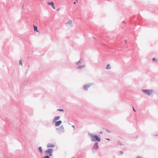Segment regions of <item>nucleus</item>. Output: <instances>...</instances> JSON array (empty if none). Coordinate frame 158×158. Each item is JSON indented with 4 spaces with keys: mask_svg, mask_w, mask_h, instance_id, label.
Here are the masks:
<instances>
[{
    "mask_svg": "<svg viewBox=\"0 0 158 158\" xmlns=\"http://www.w3.org/2000/svg\"><path fill=\"white\" fill-rule=\"evenodd\" d=\"M85 66V65H79L77 67V68L78 69H81L82 68H84Z\"/></svg>",
    "mask_w": 158,
    "mask_h": 158,
    "instance_id": "14",
    "label": "nucleus"
},
{
    "mask_svg": "<svg viewBox=\"0 0 158 158\" xmlns=\"http://www.w3.org/2000/svg\"><path fill=\"white\" fill-rule=\"evenodd\" d=\"M56 10H57V11H59L60 10V9L59 8L58 9H57Z\"/></svg>",
    "mask_w": 158,
    "mask_h": 158,
    "instance_id": "33",
    "label": "nucleus"
},
{
    "mask_svg": "<svg viewBox=\"0 0 158 158\" xmlns=\"http://www.w3.org/2000/svg\"><path fill=\"white\" fill-rule=\"evenodd\" d=\"M93 84L91 83H89L87 84H85L83 86V89L84 90L87 91L88 89V88L91 86Z\"/></svg>",
    "mask_w": 158,
    "mask_h": 158,
    "instance_id": "4",
    "label": "nucleus"
},
{
    "mask_svg": "<svg viewBox=\"0 0 158 158\" xmlns=\"http://www.w3.org/2000/svg\"><path fill=\"white\" fill-rule=\"evenodd\" d=\"M102 133H103V132H102V131H100L99 132V134H102Z\"/></svg>",
    "mask_w": 158,
    "mask_h": 158,
    "instance_id": "28",
    "label": "nucleus"
},
{
    "mask_svg": "<svg viewBox=\"0 0 158 158\" xmlns=\"http://www.w3.org/2000/svg\"><path fill=\"white\" fill-rule=\"evenodd\" d=\"M72 127L73 128H74V127H75V126L74 125H72Z\"/></svg>",
    "mask_w": 158,
    "mask_h": 158,
    "instance_id": "30",
    "label": "nucleus"
},
{
    "mask_svg": "<svg viewBox=\"0 0 158 158\" xmlns=\"http://www.w3.org/2000/svg\"><path fill=\"white\" fill-rule=\"evenodd\" d=\"M111 68V67L110 65L109 64H108L106 67V69H110Z\"/></svg>",
    "mask_w": 158,
    "mask_h": 158,
    "instance_id": "16",
    "label": "nucleus"
},
{
    "mask_svg": "<svg viewBox=\"0 0 158 158\" xmlns=\"http://www.w3.org/2000/svg\"><path fill=\"white\" fill-rule=\"evenodd\" d=\"M98 148L99 146L98 145V143L97 142H95L92 147V150H94V149L97 150L98 149Z\"/></svg>",
    "mask_w": 158,
    "mask_h": 158,
    "instance_id": "6",
    "label": "nucleus"
},
{
    "mask_svg": "<svg viewBox=\"0 0 158 158\" xmlns=\"http://www.w3.org/2000/svg\"><path fill=\"white\" fill-rule=\"evenodd\" d=\"M88 135L90 137V140L92 142L97 141L100 142L101 139L96 135H94L91 133H88Z\"/></svg>",
    "mask_w": 158,
    "mask_h": 158,
    "instance_id": "1",
    "label": "nucleus"
},
{
    "mask_svg": "<svg viewBox=\"0 0 158 158\" xmlns=\"http://www.w3.org/2000/svg\"><path fill=\"white\" fill-rule=\"evenodd\" d=\"M125 23V22H124V21H123L122 22V23Z\"/></svg>",
    "mask_w": 158,
    "mask_h": 158,
    "instance_id": "32",
    "label": "nucleus"
},
{
    "mask_svg": "<svg viewBox=\"0 0 158 158\" xmlns=\"http://www.w3.org/2000/svg\"><path fill=\"white\" fill-rule=\"evenodd\" d=\"M65 25L67 27H73V26L72 20H69L68 22L65 23Z\"/></svg>",
    "mask_w": 158,
    "mask_h": 158,
    "instance_id": "5",
    "label": "nucleus"
},
{
    "mask_svg": "<svg viewBox=\"0 0 158 158\" xmlns=\"http://www.w3.org/2000/svg\"><path fill=\"white\" fill-rule=\"evenodd\" d=\"M53 149L52 148H48L45 151V153L47 155H49L51 152H52Z\"/></svg>",
    "mask_w": 158,
    "mask_h": 158,
    "instance_id": "9",
    "label": "nucleus"
},
{
    "mask_svg": "<svg viewBox=\"0 0 158 158\" xmlns=\"http://www.w3.org/2000/svg\"><path fill=\"white\" fill-rule=\"evenodd\" d=\"M42 124L45 126H48L49 125V122L48 120H45L43 121Z\"/></svg>",
    "mask_w": 158,
    "mask_h": 158,
    "instance_id": "10",
    "label": "nucleus"
},
{
    "mask_svg": "<svg viewBox=\"0 0 158 158\" xmlns=\"http://www.w3.org/2000/svg\"><path fill=\"white\" fill-rule=\"evenodd\" d=\"M57 111H64V110L63 109H57Z\"/></svg>",
    "mask_w": 158,
    "mask_h": 158,
    "instance_id": "22",
    "label": "nucleus"
},
{
    "mask_svg": "<svg viewBox=\"0 0 158 158\" xmlns=\"http://www.w3.org/2000/svg\"><path fill=\"white\" fill-rule=\"evenodd\" d=\"M60 117L59 116H55L54 117V119L53 120V122H55L56 120H58L60 118Z\"/></svg>",
    "mask_w": 158,
    "mask_h": 158,
    "instance_id": "13",
    "label": "nucleus"
},
{
    "mask_svg": "<svg viewBox=\"0 0 158 158\" xmlns=\"http://www.w3.org/2000/svg\"><path fill=\"white\" fill-rule=\"evenodd\" d=\"M52 152H51V153H50L49 154V156H52Z\"/></svg>",
    "mask_w": 158,
    "mask_h": 158,
    "instance_id": "25",
    "label": "nucleus"
},
{
    "mask_svg": "<svg viewBox=\"0 0 158 158\" xmlns=\"http://www.w3.org/2000/svg\"><path fill=\"white\" fill-rule=\"evenodd\" d=\"M76 1H77V0H76Z\"/></svg>",
    "mask_w": 158,
    "mask_h": 158,
    "instance_id": "37",
    "label": "nucleus"
},
{
    "mask_svg": "<svg viewBox=\"0 0 158 158\" xmlns=\"http://www.w3.org/2000/svg\"><path fill=\"white\" fill-rule=\"evenodd\" d=\"M106 140H109V141H110V139H108V138H106Z\"/></svg>",
    "mask_w": 158,
    "mask_h": 158,
    "instance_id": "29",
    "label": "nucleus"
},
{
    "mask_svg": "<svg viewBox=\"0 0 158 158\" xmlns=\"http://www.w3.org/2000/svg\"><path fill=\"white\" fill-rule=\"evenodd\" d=\"M56 130L59 131L60 132L63 133L64 132V127L63 125H62L59 128H56Z\"/></svg>",
    "mask_w": 158,
    "mask_h": 158,
    "instance_id": "7",
    "label": "nucleus"
},
{
    "mask_svg": "<svg viewBox=\"0 0 158 158\" xmlns=\"http://www.w3.org/2000/svg\"><path fill=\"white\" fill-rule=\"evenodd\" d=\"M125 43H127V40H125Z\"/></svg>",
    "mask_w": 158,
    "mask_h": 158,
    "instance_id": "34",
    "label": "nucleus"
},
{
    "mask_svg": "<svg viewBox=\"0 0 158 158\" xmlns=\"http://www.w3.org/2000/svg\"><path fill=\"white\" fill-rule=\"evenodd\" d=\"M38 150H39V151L41 153H42V148L41 147H40L38 148Z\"/></svg>",
    "mask_w": 158,
    "mask_h": 158,
    "instance_id": "17",
    "label": "nucleus"
},
{
    "mask_svg": "<svg viewBox=\"0 0 158 158\" xmlns=\"http://www.w3.org/2000/svg\"><path fill=\"white\" fill-rule=\"evenodd\" d=\"M76 3V2H74L73 3V4H75Z\"/></svg>",
    "mask_w": 158,
    "mask_h": 158,
    "instance_id": "35",
    "label": "nucleus"
},
{
    "mask_svg": "<svg viewBox=\"0 0 158 158\" xmlns=\"http://www.w3.org/2000/svg\"><path fill=\"white\" fill-rule=\"evenodd\" d=\"M53 123H55V126L56 127H58L60 125L62 122L61 121L59 120L58 121H55V122Z\"/></svg>",
    "mask_w": 158,
    "mask_h": 158,
    "instance_id": "8",
    "label": "nucleus"
},
{
    "mask_svg": "<svg viewBox=\"0 0 158 158\" xmlns=\"http://www.w3.org/2000/svg\"><path fill=\"white\" fill-rule=\"evenodd\" d=\"M47 148H53L55 147V145L49 143L47 144Z\"/></svg>",
    "mask_w": 158,
    "mask_h": 158,
    "instance_id": "12",
    "label": "nucleus"
},
{
    "mask_svg": "<svg viewBox=\"0 0 158 158\" xmlns=\"http://www.w3.org/2000/svg\"><path fill=\"white\" fill-rule=\"evenodd\" d=\"M141 158V156H138L136 157V158Z\"/></svg>",
    "mask_w": 158,
    "mask_h": 158,
    "instance_id": "27",
    "label": "nucleus"
},
{
    "mask_svg": "<svg viewBox=\"0 0 158 158\" xmlns=\"http://www.w3.org/2000/svg\"><path fill=\"white\" fill-rule=\"evenodd\" d=\"M81 60H80L78 62H76V65H78V64H81Z\"/></svg>",
    "mask_w": 158,
    "mask_h": 158,
    "instance_id": "19",
    "label": "nucleus"
},
{
    "mask_svg": "<svg viewBox=\"0 0 158 158\" xmlns=\"http://www.w3.org/2000/svg\"><path fill=\"white\" fill-rule=\"evenodd\" d=\"M28 67H30V65H28Z\"/></svg>",
    "mask_w": 158,
    "mask_h": 158,
    "instance_id": "36",
    "label": "nucleus"
},
{
    "mask_svg": "<svg viewBox=\"0 0 158 158\" xmlns=\"http://www.w3.org/2000/svg\"><path fill=\"white\" fill-rule=\"evenodd\" d=\"M44 158H50L49 156L48 155H46L43 157Z\"/></svg>",
    "mask_w": 158,
    "mask_h": 158,
    "instance_id": "20",
    "label": "nucleus"
},
{
    "mask_svg": "<svg viewBox=\"0 0 158 158\" xmlns=\"http://www.w3.org/2000/svg\"><path fill=\"white\" fill-rule=\"evenodd\" d=\"M123 153V152L122 151H120L119 152V155H122Z\"/></svg>",
    "mask_w": 158,
    "mask_h": 158,
    "instance_id": "21",
    "label": "nucleus"
},
{
    "mask_svg": "<svg viewBox=\"0 0 158 158\" xmlns=\"http://www.w3.org/2000/svg\"><path fill=\"white\" fill-rule=\"evenodd\" d=\"M19 64L21 65L22 66L23 63L21 59L19 60Z\"/></svg>",
    "mask_w": 158,
    "mask_h": 158,
    "instance_id": "18",
    "label": "nucleus"
},
{
    "mask_svg": "<svg viewBox=\"0 0 158 158\" xmlns=\"http://www.w3.org/2000/svg\"><path fill=\"white\" fill-rule=\"evenodd\" d=\"M152 60L153 62H154L156 60V59L155 58H152Z\"/></svg>",
    "mask_w": 158,
    "mask_h": 158,
    "instance_id": "23",
    "label": "nucleus"
},
{
    "mask_svg": "<svg viewBox=\"0 0 158 158\" xmlns=\"http://www.w3.org/2000/svg\"><path fill=\"white\" fill-rule=\"evenodd\" d=\"M142 91L145 94L150 95L153 92L152 89H142Z\"/></svg>",
    "mask_w": 158,
    "mask_h": 158,
    "instance_id": "3",
    "label": "nucleus"
},
{
    "mask_svg": "<svg viewBox=\"0 0 158 158\" xmlns=\"http://www.w3.org/2000/svg\"><path fill=\"white\" fill-rule=\"evenodd\" d=\"M34 27V31H36V32H38V29H37V27L36 26L33 25Z\"/></svg>",
    "mask_w": 158,
    "mask_h": 158,
    "instance_id": "15",
    "label": "nucleus"
},
{
    "mask_svg": "<svg viewBox=\"0 0 158 158\" xmlns=\"http://www.w3.org/2000/svg\"><path fill=\"white\" fill-rule=\"evenodd\" d=\"M29 84L27 81L25 80L23 82L21 85V90L26 89L27 88V85Z\"/></svg>",
    "mask_w": 158,
    "mask_h": 158,
    "instance_id": "2",
    "label": "nucleus"
},
{
    "mask_svg": "<svg viewBox=\"0 0 158 158\" xmlns=\"http://www.w3.org/2000/svg\"><path fill=\"white\" fill-rule=\"evenodd\" d=\"M47 3L48 5H51L52 6V8L54 9H55L54 4L53 2H48Z\"/></svg>",
    "mask_w": 158,
    "mask_h": 158,
    "instance_id": "11",
    "label": "nucleus"
},
{
    "mask_svg": "<svg viewBox=\"0 0 158 158\" xmlns=\"http://www.w3.org/2000/svg\"><path fill=\"white\" fill-rule=\"evenodd\" d=\"M106 131H107L108 132H109V133H110V131H109V130H107Z\"/></svg>",
    "mask_w": 158,
    "mask_h": 158,
    "instance_id": "31",
    "label": "nucleus"
},
{
    "mask_svg": "<svg viewBox=\"0 0 158 158\" xmlns=\"http://www.w3.org/2000/svg\"><path fill=\"white\" fill-rule=\"evenodd\" d=\"M119 145H122V144L119 142H118L117 143Z\"/></svg>",
    "mask_w": 158,
    "mask_h": 158,
    "instance_id": "24",
    "label": "nucleus"
},
{
    "mask_svg": "<svg viewBox=\"0 0 158 158\" xmlns=\"http://www.w3.org/2000/svg\"><path fill=\"white\" fill-rule=\"evenodd\" d=\"M133 110L134 112H136V110H135L134 108V107H133Z\"/></svg>",
    "mask_w": 158,
    "mask_h": 158,
    "instance_id": "26",
    "label": "nucleus"
}]
</instances>
